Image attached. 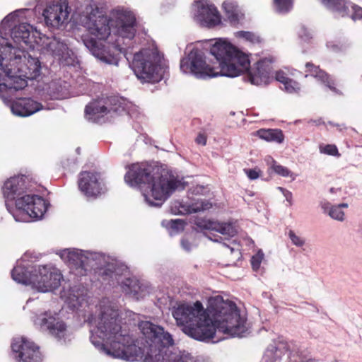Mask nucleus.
Returning <instances> with one entry per match:
<instances>
[{"label": "nucleus", "mask_w": 362, "mask_h": 362, "mask_svg": "<svg viewBox=\"0 0 362 362\" xmlns=\"http://www.w3.org/2000/svg\"><path fill=\"white\" fill-rule=\"evenodd\" d=\"M173 316L185 334L199 341L213 339L216 329L238 337L247 331L246 318L240 315L236 304L219 296L209 299L206 309L200 301L180 304Z\"/></svg>", "instance_id": "1"}, {"label": "nucleus", "mask_w": 362, "mask_h": 362, "mask_svg": "<svg viewBox=\"0 0 362 362\" xmlns=\"http://www.w3.org/2000/svg\"><path fill=\"white\" fill-rule=\"evenodd\" d=\"M210 52L218 62V66L215 67L207 64L204 53L199 49H193L188 59H181L180 69L184 73L191 72L202 78L218 76L235 77L247 71L245 78L251 84H268L272 69L270 60L266 58L260 59L250 70L248 56L225 41L216 42L211 47Z\"/></svg>", "instance_id": "2"}, {"label": "nucleus", "mask_w": 362, "mask_h": 362, "mask_svg": "<svg viewBox=\"0 0 362 362\" xmlns=\"http://www.w3.org/2000/svg\"><path fill=\"white\" fill-rule=\"evenodd\" d=\"M41 73V62L37 57L12 46L0 47V97L11 101L16 91L28 86L26 79H36Z\"/></svg>", "instance_id": "3"}, {"label": "nucleus", "mask_w": 362, "mask_h": 362, "mask_svg": "<svg viewBox=\"0 0 362 362\" xmlns=\"http://www.w3.org/2000/svg\"><path fill=\"white\" fill-rule=\"evenodd\" d=\"M124 179L132 187L142 191L146 201L151 206H160L177 187L179 182L168 173L147 163H132L127 167Z\"/></svg>", "instance_id": "4"}, {"label": "nucleus", "mask_w": 362, "mask_h": 362, "mask_svg": "<svg viewBox=\"0 0 362 362\" xmlns=\"http://www.w3.org/2000/svg\"><path fill=\"white\" fill-rule=\"evenodd\" d=\"M88 28L89 33L95 36L98 40L93 37L84 38L83 42L86 47L101 61L109 64L117 65L120 54H125L126 49L121 46L118 40L115 44L105 45L101 42L110 35V20L105 16H99L95 19L90 17Z\"/></svg>", "instance_id": "5"}, {"label": "nucleus", "mask_w": 362, "mask_h": 362, "mask_svg": "<svg viewBox=\"0 0 362 362\" xmlns=\"http://www.w3.org/2000/svg\"><path fill=\"white\" fill-rule=\"evenodd\" d=\"M131 68L143 82L155 83L160 79L158 54L150 49H144L134 54Z\"/></svg>", "instance_id": "6"}, {"label": "nucleus", "mask_w": 362, "mask_h": 362, "mask_svg": "<svg viewBox=\"0 0 362 362\" xmlns=\"http://www.w3.org/2000/svg\"><path fill=\"white\" fill-rule=\"evenodd\" d=\"M14 358L18 362H42L43 356L40 346L35 342L21 337L11 344Z\"/></svg>", "instance_id": "7"}, {"label": "nucleus", "mask_w": 362, "mask_h": 362, "mask_svg": "<svg viewBox=\"0 0 362 362\" xmlns=\"http://www.w3.org/2000/svg\"><path fill=\"white\" fill-rule=\"evenodd\" d=\"M78 186L80 191L87 197L96 198L105 191L100 175L95 172H81L79 174Z\"/></svg>", "instance_id": "8"}, {"label": "nucleus", "mask_w": 362, "mask_h": 362, "mask_svg": "<svg viewBox=\"0 0 362 362\" xmlns=\"http://www.w3.org/2000/svg\"><path fill=\"white\" fill-rule=\"evenodd\" d=\"M17 209L25 211L29 216L40 218L46 212L48 204L42 197L35 194H25L16 201Z\"/></svg>", "instance_id": "9"}, {"label": "nucleus", "mask_w": 362, "mask_h": 362, "mask_svg": "<svg viewBox=\"0 0 362 362\" xmlns=\"http://www.w3.org/2000/svg\"><path fill=\"white\" fill-rule=\"evenodd\" d=\"M114 27L113 32L122 38L132 40L136 32V20L134 15L130 11H122L117 14L114 22L111 24Z\"/></svg>", "instance_id": "10"}, {"label": "nucleus", "mask_w": 362, "mask_h": 362, "mask_svg": "<svg viewBox=\"0 0 362 362\" xmlns=\"http://www.w3.org/2000/svg\"><path fill=\"white\" fill-rule=\"evenodd\" d=\"M36 323L42 329L48 331L49 334L57 340L64 339L66 336L67 327L65 322L48 313L37 317Z\"/></svg>", "instance_id": "11"}, {"label": "nucleus", "mask_w": 362, "mask_h": 362, "mask_svg": "<svg viewBox=\"0 0 362 362\" xmlns=\"http://www.w3.org/2000/svg\"><path fill=\"white\" fill-rule=\"evenodd\" d=\"M67 5L60 0H53L47 3L43 11L46 23L52 27H59L68 18Z\"/></svg>", "instance_id": "12"}, {"label": "nucleus", "mask_w": 362, "mask_h": 362, "mask_svg": "<svg viewBox=\"0 0 362 362\" xmlns=\"http://www.w3.org/2000/svg\"><path fill=\"white\" fill-rule=\"evenodd\" d=\"M115 98H99L89 103L85 107V114L88 120L99 122L100 119L117 108L111 106Z\"/></svg>", "instance_id": "13"}, {"label": "nucleus", "mask_w": 362, "mask_h": 362, "mask_svg": "<svg viewBox=\"0 0 362 362\" xmlns=\"http://www.w3.org/2000/svg\"><path fill=\"white\" fill-rule=\"evenodd\" d=\"M28 177L25 175H18L8 179L3 187V194L8 200H17L26 194V190L29 189L28 185Z\"/></svg>", "instance_id": "14"}, {"label": "nucleus", "mask_w": 362, "mask_h": 362, "mask_svg": "<svg viewBox=\"0 0 362 362\" xmlns=\"http://www.w3.org/2000/svg\"><path fill=\"white\" fill-rule=\"evenodd\" d=\"M197 20L206 27L212 28L221 23V16L214 5L205 1L198 2Z\"/></svg>", "instance_id": "15"}, {"label": "nucleus", "mask_w": 362, "mask_h": 362, "mask_svg": "<svg viewBox=\"0 0 362 362\" xmlns=\"http://www.w3.org/2000/svg\"><path fill=\"white\" fill-rule=\"evenodd\" d=\"M42 108L41 103L31 98H19L12 103L11 110L13 114L26 117L31 115Z\"/></svg>", "instance_id": "16"}, {"label": "nucleus", "mask_w": 362, "mask_h": 362, "mask_svg": "<svg viewBox=\"0 0 362 362\" xmlns=\"http://www.w3.org/2000/svg\"><path fill=\"white\" fill-rule=\"evenodd\" d=\"M305 72L317 78L337 94H342V93L335 87L334 81L326 71L321 69L319 66H317L312 62H307L305 64Z\"/></svg>", "instance_id": "17"}, {"label": "nucleus", "mask_w": 362, "mask_h": 362, "mask_svg": "<svg viewBox=\"0 0 362 362\" xmlns=\"http://www.w3.org/2000/svg\"><path fill=\"white\" fill-rule=\"evenodd\" d=\"M175 207L177 208V213L180 214H189L209 210L212 207V204L206 199H197L191 203H183L178 202Z\"/></svg>", "instance_id": "18"}, {"label": "nucleus", "mask_w": 362, "mask_h": 362, "mask_svg": "<svg viewBox=\"0 0 362 362\" xmlns=\"http://www.w3.org/2000/svg\"><path fill=\"white\" fill-rule=\"evenodd\" d=\"M51 271L46 266H39L37 269H35L33 274L30 276V284L40 291V286L44 284L46 286L48 281L49 274Z\"/></svg>", "instance_id": "19"}, {"label": "nucleus", "mask_w": 362, "mask_h": 362, "mask_svg": "<svg viewBox=\"0 0 362 362\" xmlns=\"http://www.w3.org/2000/svg\"><path fill=\"white\" fill-rule=\"evenodd\" d=\"M67 260L70 264L76 269L80 268L83 270L87 269L86 266L89 262V259L83 254V251L79 250L69 251Z\"/></svg>", "instance_id": "20"}, {"label": "nucleus", "mask_w": 362, "mask_h": 362, "mask_svg": "<svg viewBox=\"0 0 362 362\" xmlns=\"http://www.w3.org/2000/svg\"><path fill=\"white\" fill-rule=\"evenodd\" d=\"M257 136L269 142L281 144L284 140L283 132L279 129H261L257 132Z\"/></svg>", "instance_id": "21"}, {"label": "nucleus", "mask_w": 362, "mask_h": 362, "mask_svg": "<svg viewBox=\"0 0 362 362\" xmlns=\"http://www.w3.org/2000/svg\"><path fill=\"white\" fill-rule=\"evenodd\" d=\"M47 49L62 63L63 61H66L64 56L68 52V47L65 43L54 38L47 44Z\"/></svg>", "instance_id": "22"}, {"label": "nucleus", "mask_w": 362, "mask_h": 362, "mask_svg": "<svg viewBox=\"0 0 362 362\" xmlns=\"http://www.w3.org/2000/svg\"><path fill=\"white\" fill-rule=\"evenodd\" d=\"M30 32L29 25L20 24L15 26L11 31V37L16 42L20 43L23 42L28 45L30 42L29 40Z\"/></svg>", "instance_id": "23"}, {"label": "nucleus", "mask_w": 362, "mask_h": 362, "mask_svg": "<svg viewBox=\"0 0 362 362\" xmlns=\"http://www.w3.org/2000/svg\"><path fill=\"white\" fill-rule=\"evenodd\" d=\"M275 78L284 86V89L288 93H294L300 90L299 83L290 78L287 74L283 71H276Z\"/></svg>", "instance_id": "24"}, {"label": "nucleus", "mask_w": 362, "mask_h": 362, "mask_svg": "<svg viewBox=\"0 0 362 362\" xmlns=\"http://www.w3.org/2000/svg\"><path fill=\"white\" fill-rule=\"evenodd\" d=\"M322 3L328 8L338 12L342 17L349 15V5L345 0H322Z\"/></svg>", "instance_id": "25"}, {"label": "nucleus", "mask_w": 362, "mask_h": 362, "mask_svg": "<svg viewBox=\"0 0 362 362\" xmlns=\"http://www.w3.org/2000/svg\"><path fill=\"white\" fill-rule=\"evenodd\" d=\"M62 276L61 274L57 272H52L49 274L48 281H47L46 286L44 284H41L40 286V292H47L49 291L54 290L57 288L61 284V279Z\"/></svg>", "instance_id": "26"}, {"label": "nucleus", "mask_w": 362, "mask_h": 362, "mask_svg": "<svg viewBox=\"0 0 362 362\" xmlns=\"http://www.w3.org/2000/svg\"><path fill=\"white\" fill-rule=\"evenodd\" d=\"M124 290L129 293H132L136 298H139L141 286L139 281L135 278H127L123 282Z\"/></svg>", "instance_id": "27"}, {"label": "nucleus", "mask_w": 362, "mask_h": 362, "mask_svg": "<svg viewBox=\"0 0 362 362\" xmlns=\"http://www.w3.org/2000/svg\"><path fill=\"white\" fill-rule=\"evenodd\" d=\"M214 227V230L229 237H234L237 234L236 229L230 223L216 222Z\"/></svg>", "instance_id": "28"}, {"label": "nucleus", "mask_w": 362, "mask_h": 362, "mask_svg": "<svg viewBox=\"0 0 362 362\" xmlns=\"http://www.w3.org/2000/svg\"><path fill=\"white\" fill-rule=\"evenodd\" d=\"M275 10L280 13H286L293 8V0H273Z\"/></svg>", "instance_id": "29"}, {"label": "nucleus", "mask_w": 362, "mask_h": 362, "mask_svg": "<svg viewBox=\"0 0 362 362\" xmlns=\"http://www.w3.org/2000/svg\"><path fill=\"white\" fill-rule=\"evenodd\" d=\"M11 276L14 281L18 283H30V277L28 278V276L26 275L23 267H14L11 272Z\"/></svg>", "instance_id": "30"}, {"label": "nucleus", "mask_w": 362, "mask_h": 362, "mask_svg": "<svg viewBox=\"0 0 362 362\" xmlns=\"http://www.w3.org/2000/svg\"><path fill=\"white\" fill-rule=\"evenodd\" d=\"M348 204L346 203L340 204L335 206H332L329 211V215L334 219L342 221L344 220V213L341 208H347Z\"/></svg>", "instance_id": "31"}, {"label": "nucleus", "mask_w": 362, "mask_h": 362, "mask_svg": "<svg viewBox=\"0 0 362 362\" xmlns=\"http://www.w3.org/2000/svg\"><path fill=\"white\" fill-rule=\"evenodd\" d=\"M269 351L274 352L275 356L280 358L282 355L285 354L288 351V345L286 341H279L275 344V346H271Z\"/></svg>", "instance_id": "32"}, {"label": "nucleus", "mask_w": 362, "mask_h": 362, "mask_svg": "<svg viewBox=\"0 0 362 362\" xmlns=\"http://www.w3.org/2000/svg\"><path fill=\"white\" fill-rule=\"evenodd\" d=\"M115 270V268L114 265H107L104 268L100 269L98 276L104 281L110 280L116 276Z\"/></svg>", "instance_id": "33"}, {"label": "nucleus", "mask_w": 362, "mask_h": 362, "mask_svg": "<svg viewBox=\"0 0 362 362\" xmlns=\"http://www.w3.org/2000/svg\"><path fill=\"white\" fill-rule=\"evenodd\" d=\"M271 169L276 174L282 177H286L291 175V172L288 168L277 163L275 160L272 161Z\"/></svg>", "instance_id": "34"}, {"label": "nucleus", "mask_w": 362, "mask_h": 362, "mask_svg": "<svg viewBox=\"0 0 362 362\" xmlns=\"http://www.w3.org/2000/svg\"><path fill=\"white\" fill-rule=\"evenodd\" d=\"M320 152L333 156H340L338 148L334 144H327L324 146H320Z\"/></svg>", "instance_id": "35"}, {"label": "nucleus", "mask_w": 362, "mask_h": 362, "mask_svg": "<svg viewBox=\"0 0 362 362\" xmlns=\"http://www.w3.org/2000/svg\"><path fill=\"white\" fill-rule=\"evenodd\" d=\"M347 5H349V15L347 17H350L353 20L362 18V8L355 5H352L348 2ZM344 17H346L345 16Z\"/></svg>", "instance_id": "36"}, {"label": "nucleus", "mask_w": 362, "mask_h": 362, "mask_svg": "<svg viewBox=\"0 0 362 362\" xmlns=\"http://www.w3.org/2000/svg\"><path fill=\"white\" fill-rule=\"evenodd\" d=\"M216 221H213L211 220H206V219H197L195 221V225L199 228L202 230H214V228H215Z\"/></svg>", "instance_id": "37"}, {"label": "nucleus", "mask_w": 362, "mask_h": 362, "mask_svg": "<svg viewBox=\"0 0 362 362\" xmlns=\"http://www.w3.org/2000/svg\"><path fill=\"white\" fill-rule=\"evenodd\" d=\"M288 236L292 241L293 244L298 246L301 247L305 244V240L302 239L300 237L298 236L294 231L289 230Z\"/></svg>", "instance_id": "38"}, {"label": "nucleus", "mask_w": 362, "mask_h": 362, "mask_svg": "<svg viewBox=\"0 0 362 362\" xmlns=\"http://www.w3.org/2000/svg\"><path fill=\"white\" fill-rule=\"evenodd\" d=\"M240 35L245 40H247L252 43L259 42V37L256 36L254 33H252L251 32L243 31V32H241Z\"/></svg>", "instance_id": "39"}, {"label": "nucleus", "mask_w": 362, "mask_h": 362, "mask_svg": "<svg viewBox=\"0 0 362 362\" xmlns=\"http://www.w3.org/2000/svg\"><path fill=\"white\" fill-rule=\"evenodd\" d=\"M244 172L247 175L249 179L250 180H256L259 175L261 171L259 170L255 169H244Z\"/></svg>", "instance_id": "40"}, {"label": "nucleus", "mask_w": 362, "mask_h": 362, "mask_svg": "<svg viewBox=\"0 0 362 362\" xmlns=\"http://www.w3.org/2000/svg\"><path fill=\"white\" fill-rule=\"evenodd\" d=\"M263 258V255L257 254L255 256H253L251 259V264L254 269H257L260 267V264L262 259Z\"/></svg>", "instance_id": "41"}, {"label": "nucleus", "mask_w": 362, "mask_h": 362, "mask_svg": "<svg viewBox=\"0 0 362 362\" xmlns=\"http://www.w3.org/2000/svg\"><path fill=\"white\" fill-rule=\"evenodd\" d=\"M207 136L204 132H199L195 139L197 144L205 146L206 144Z\"/></svg>", "instance_id": "42"}, {"label": "nucleus", "mask_w": 362, "mask_h": 362, "mask_svg": "<svg viewBox=\"0 0 362 362\" xmlns=\"http://www.w3.org/2000/svg\"><path fill=\"white\" fill-rule=\"evenodd\" d=\"M206 189L204 186L197 185V186L192 187L190 189V191L192 194L197 195V194H204L205 193Z\"/></svg>", "instance_id": "43"}, {"label": "nucleus", "mask_w": 362, "mask_h": 362, "mask_svg": "<svg viewBox=\"0 0 362 362\" xmlns=\"http://www.w3.org/2000/svg\"><path fill=\"white\" fill-rule=\"evenodd\" d=\"M279 190H281V191L284 193V196H285V197H286V200H287L290 204H291L292 193H291V192H289V191H288V190H286V189H284L283 187H279Z\"/></svg>", "instance_id": "44"}, {"label": "nucleus", "mask_w": 362, "mask_h": 362, "mask_svg": "<svg viewBox=\"0 0 362 362\" xmlns=\"http://www.w3.org/2000/svg\"><path fill=\"white\" fill-rule=\"evenodd\" d=\"M223 7L225 10V11L227 13H233V6L232 5L231 3H229V2H223Z\"/></svg>", "instance_id": "45"}, {"label": "nucleus", "mask_w": 362, "mask_h": 362, "mask_svg": "<svg viewBox=\"0 0 362 362\" xmlns=\"http://www.w3.org/2000/svg\"><path fill=\"white\" fill-rule=\"evenodd\" d=\"M181 245L185 250L189 251L191 250V243L188 240L182 239Z\"/></svg>", "instance_id": "46"}, {"label": "nucleus", "mask_w": 362, "mask_h": 362, "mask_svg": "<svg viewBox=\"0 0 362 362\" xmlns=\"http://www.w3.org/2000/svg\"><path fill=\"white\" fill-rule=\"evenodd\" d=\"M183 222L181 220H174L171 221V227L177 229L179 226H182Z\"/></svg>", "instance_id": "47"}, {"label": "nucleus", "mask_w": 362, "mask_h": 362, "mask_svg": "<svg viewBox=\"0 0 362 362\" xmlns=\"http://www.w3.org/2000/svg\"><path fill=\"white\" fill-rule=\"evenodd\" d=\"M331 207L332 206L329 202H324L322 204V208L324 210V212H327L329 214V211Z\"/></svg>", "instance_id": "48"}, {"label": "nucleus", "mask_w": 362, "mask_h": 362, "mask_svg": "<svg viewBox=\"0 0 362 362\" xmlns=\"http://www.w3.org/2000/svg\"><path fill=\"white\" fill-rule=\"evenodd\" d=\"M228 248L231 250V252L233 251V248H231V247H229Z\"/></svg>", "instance_id": "49"}, {"label": "nucleus", "mask_w": 362, "mask_h": 362, "mask_svg": "<svg viewBox=\"0 0 362 362\" xmlns=\"http://www.w3.org/2000/svg\"><path fill=\"white\" fill-rule=\"evenodd\" d=\"M228 248L231 250V252L233 251V248H231V247H229Z\"/></svg>", "instance_id": "50"}, {"label": "nucleus", "mask_w": 362, "mask_h": 362, "mask_svg": "<svg viewBox=\"0 0 362 362\" xmlns=\"http://www.w3.org/2000/svg\"><path fill=\"white\" fill-rule=\"evenodd\" d=\"M224 245L226 246L227 247H229V246L227 245L226 243H224Z\"/></svg>", "instance_id": "51"}]
</instances>
